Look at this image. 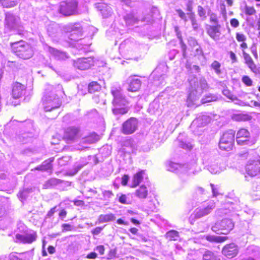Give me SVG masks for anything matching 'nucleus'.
I'll return each instance as SVG.
<instances>
[{
	"label": "nucleus",
	"mask_w": 260,
	"mask_h": 260,
	"mask_svg": "<svg viewBox=\"0 0 260 260\" xmlns=\"http://www.w3.org/2000/svg\"><path fill=\"white\" fill-rule=\"evenodd\" d=\"M61 86L58 85L54 88L51 85H46L42 98L44 108L46 111H50L58 108L61 105L59 95L62 92Z\"/></svg>",
	"instance_id": "1"
},
{
	"label": "nucleus",
	"mask_w": 260,
	"mask_h": 260,
	"mask_svg": "<svg viewBox=\"0 0 260 260\" xmlns=\"http://www.w3.org/2000/svg\"><path fill=\"white\" fill-rule=\"evenodd\" d=\"M189 83L193 90L188 96L187 106L191 107L193 105L198 106L201 104V102L200 103L198 102L200 96L203 91L208 87L207 81L205 78H201L199 80L196 79L189 80Z\"/></svg>",
	"instance_id": "2"
},
{
	"label": "nucleus",
	"mask_w": 260,
	"mask_h": 260,
	"mask_svg": "<svg viewBox=\"0 0 260 260\" xmlns=\"http://www.w3.org/2000/svg\"><path fill=\"white\" fill-rule=\"evenodd\" d=\"M111 93L113 96L112 112L114 115L124 114L128 111L126 107L127 102L123 96L121 91L118 89H112Z\"/></svg>",
	"instance_id": "3"
},
{
	"label": "nucleus",
	"mask_w": 260,
	"mask_h": 260,
	"mask_svg": "<svg viewBox=\"0 0 260 260\" xmlns=\"http://www.w3.org/2000/svg\"><path fill=\"white\" fill-rule=\"evenodd\" d=\"M12 51L18 57L28 59L34 55V50L31 45L23 41L11 43Z\"/></svg>",
	"instance_id": "4"
},
{
	"label": "nucleus",
	"mask_w": 260,
	"mask_h": 260,
	"mask_svg": "<svg viewBox=\"0 0 260 260\" xmlns=\"http://www.w3.org/2000/svg\"><path fill=\"white\" fill-rule=\"evenodd\" d=\"M235 134V131L231 129L224 133L219 143V148L226 151L232 150L234 142Z\"/></svg>",
	"instance_id": "5"
},
{
	"label": "nucleus",
	"mask_w": 260,
	"mask_h": 260,
	"mask_svg": "<svg viewBox=\"0 0 260 260\" xmlns=\"http://www.w3.org/2000/svg\"><path fill=\"white\" fill-rule=\"evenodd\" d=\"M234 227V224L231 219H224L215 223L212 227V230L218 234H226L231 231Z\"/></svg>",
	"instance_id": "6"
},
{
	"label": "nucleus",
	"mask_w": 260,
	"mask_h": 260,
	"mask_svg": "<svg viewBox=\"0 0 260 260\" xmlns=\"http://www.w3.org/2000/svg\"><path fill=\"white\" fill-rule=\"evenodd\" d=\"M77 3L73 0L60 3L59 11L65 16L75 15L77 13Z\"/></svg>",
	"instance_id": "7"
},
{
	"label": "nucleus",
	"mask_w": 260,
	"mask_h": 260,
	"mask_svg": "<svg viewBox=\"0 0 260 260\" xmlns=\"http://www.w3.org/2000/svg\"><path fill=\"white\" fill-rule=\"evenodd\" d=\"M210 121L209 116L205 115H199L191 123L190 127L196 135H200L202 131L200 128L206 125Z\"/></svg>",
	"instance_id": "8"
},
{
	"label": "nucleus",
	"mask_w": 260,
	"mask_h": 260,
	"mask_svg": "<svg viewBox=\"0 0 260 260\" xmlns=\"http://www.w3.org/2000/svg\"><path fill=\"white\" fill-rule=\"evenodd\" d=\"M246 173L250 176H255L260 174V157L249 159L245 167Z\"/></svg>",
	"instance_id": "9"
},
{
	"label": "nucleus",
	"mask_w": 260,
	"mask_h": 260,
	"mask_svg": "<svg viewBox=\"0 0 260 260\" xmlns=\"http://www.w3.org/2000/svg\"><path fill=\"white\" fill-rule=\"evenodd\" d=\"M196 166L197 165L195 162L184 165L172 163L170 165L169 170L172 172L176 171L177 172H180L188 174H194V169Z\"/></svg>",
	"instance_id": "10"
},
{
	"label": "nucleus",
	"mask_w": 260,
	"mask_h": 260,
	"mask_svg": "<svg viewBox=\"0 0 260 260\" xmlns=\"http://www.w3.org/2000/svg\"><path fill=\"white\" fill-rule=\"evenodd\" d=\"M138 124L137 119L135 118L131 117L123 123L121 132L125 135L132 134L137 129Z\"/></svg>",
	"instance_id": "11"
},
{
	"label": "nucleus",
	"mask_w": 260,
	"mask_h": 260,
	"mask_svg": "<svg viewBox=\"0 0 260 260\" xmlns=\"http://www.w3.org/2000/svg\"><path fill=\"white\" fill-rule=\"evenodd\" d=\"M215 207V203L213 201H210L206 206L198 208L195 210L193 213L194 218L195 219H199L208 215Z\"/></svg>",
	"instance_id": "12"
},
{
	"label": "nucleus",
	"mask_w": 260,
	"mask_h": 260,
	"mask_svg": "<svg viewBox=\"0 0 260 260\" xmlns=\"http://www.w3.org/2000/svg\"><path fill=\"white\" fill-rule=\"evenodd\" d=\"M94 61L92 57H83L78 58L74 61V66L75 68L81 70H85L89 69L93 65Z\"/></svg>",
	"instance_id": "13"
},
{
	"label": "nucleus",
	"mask_w": 260,
	"mask_h": 260,
	"mask_svg": "<svg viewBox=\"0 0 260 260\" xmlns=\"http://www.w3.org/2000/svg\"><path fill=\"white\" fill-rule=\"evenodd\" d=\"M68 30L70 34L69 38L71 40L78 41L81 39L83 36L82 28L80 24H77L71 26Z\"/></svg>",
	"instance_id": "14"
},
{
	"label": "nucleus",
	"mask_w": 260,
	"mask_h": 260,
	"mask_svg": "<svg viewBox=\"0 0 260 260\" xmlns=\"http://www.w3.org/2000/svg\"><path fill=\"white\" fill-rule=\"evenodd\" d=\"M79 129L78 127L72 126L67 128L64 132L63 138L68 143L75 141L79 137Z\"/></svg>",
	"instance_id": "15"
},
{
	"label": "nucleus",
	"mask_w": 260,
	"mask_h": 260,
	"mask_svg": "<svg viewBox=\"0 0 260 260\" xmlns=\"http://www.w3.org/2000/svg\"><path fill=\"white\" fill-rule=\"evenodd\" d=\"M238 251L239 249L238 246L233 243L225 245L222 250V254L229 258L236 256Z\"/></svg>",
	"instance_id": "16"
},
{
	"label": "nucleus",
	"mask_w": 260,
	"mask_h": 260,
	"mask_svg": "<svg viewBox=\"0 0 260 260\" xmlns=\"http://www.w3.org/2000/svg\"><path fill=\"white\" fill-rule=\"evenodd\" d=\"M18 18L10 13L6 14V27L10 30L16 29L18 27Z\"/></svg>",
	"instance_id": "17"
},
{
	"label": "nucleus",
	"mask_w": 260,
	"mask_h": 260,
	"mask_svg": "<svg viewBox=\"0 0 260 260\" xmlns=\"http://www.w3.org/2000/svg\"><path fill=\"white\" fill-rule=\"evenodd\" d=\"M220 24L207 25L206 30L208 35L213 40H218L220 35Z\"/></svg>",
	"instance_id": "18"
},
{
	"label": "nucleus",
	"mask_w": 260,
	"mask_h": 260,
	"mask_svg": "<svg viewBox=\"0 0 260 260\" xmlns=\"http://www.w3.org/2000/svg\"><path fill=\"white\" fill-rule=\"evenodd\" d=\"M37 237V234L34 232L30 233H26L25 235H21L19 234L16 235V240L20 242H22L23 243H31L36 240Z\"/></svg>",
	"instance_id": "19"
},
{
	"label": "nucleus",
	"mask_w": 260,
	"mask_h": 260,
	"mask_svg": "<svg viewBox=\"0 0 260 260\" xmlns=\"http://www.w3.org/2000/svg\"><path fill=\"white\" fill-rule=\"evenodd\" d=\"M250 134L249 132L245 129H240L237 134V142L239 145L247 144Z\"/></svg>",
	"instance_id": "20"
},
{
	"label": "nucleus",
	"mask_w": 260,
	"mask_h": 260,
	"mask_svg": "<svg viewBox=\"0 0 260 260\" xmlns=\"http://www.w3.org/2000/svg\"><path fill=\"white\" fill-rule=\"evenodd\" d=\"M25 89L24 85L19 82L14 83L12 87V94L14 99H18L23 94Z\"/></svg>",
	"instance_id": "21"
},
{
	"label": "nucleus",
	"mask_w": 260,
	"mask_h": 260,
	"mask_svg": "<svg viewBox=\"0 0 260 260\" xmlns=\"http://www.w3.org/2000/svg\"><path fill=\"white\" fill-rule=\"evenodd\" d=\"M48 51L57 60H65L69 57L68 55L65 52L60 51L54 48L49 47Z\"/></svg>",
	"instance_id": "22"
},
{
	"label": "nucleus",
	"mask_w": 260,
	"mask_h": 260,
	"mask_svg": "<svg viewBox=\"0 0 260 260\" xmlns=\"http://www.w3.org/2000/svg\"><path fill=\"white\" fill-rule=\"evenodd\" d=\"M128 87L127 90L129 91L135 92L138 91L141 86V82L140 79L130 77L128 79Z\"/></svg>",
	"instance_id": "23"
},
{
	"label": "nucleus",
	"mask_w": 260,
	"mask_h": 260,
	"mask_svg": "<svg viewBox=\"0 0 260 260\" xmlns=\"http://www.w3.org/2000/svg\"><path fill=\"white\" fill-rule=\"evenodd\" d=\"M54 160V158L51 157L45 160L42 165L36 167L34 170L41 171H48L51 170L52 166L51 162Z\"/></svg>",
	"instance_id": "24"
},
{
	"label": "nucleus",
	"mask_w": 260,
	"mask_h": 260,
	"mask_svg": "<svg viewBox=\"0 0 260 260\" xmlns=\"http://www.w3.org/2000/svg\"><path fill=\"white\" fill-rule=\"evenodd\" d=\"M61 182V181L55 178H51L45 182L43 188L45 189L52 188Z\"/></svg>",
	"instance_id": "25"
},
{
	"label": "nucleus",
	"mask_w": 260,
	"mask_h": 260,
	"mask_svg": "<svg viewBox=\"0 0 260 260\" xmlns=\"http://www.w3.org/2000/svg\"><path fill=\"white\" fill-rule=\"evenodd\" d=\"M100 11L103 16L105 18H107L111 16L112 14V9L111 7L105 4H102L99 6Z\"/></svg>",
	"instance_id": "26"
},
{
	"label": "nucleus",
	"mask_w": 260,
	"mask_h": 260,
	"mask_svg": "<svg viewBox=\"0 0 260 260\" xmlns=\"http://www.w3.org/2000/svg\"><path fill=\"white\" fill-rule=\"evenodd\" d=\"M243 55L245 63L252 71H254V70L256 69V66L251 56L249 54L246 53L244 51H243Z\"/></svg>",
	"instance_id": "27"
},
{
	"label": "nucleus",
	"mask_w": 260,
	"mask_h": 260,
	"mask_svg": "<svg viewBox=\"0 0 260 260\" xmlns=\"http://www.w3.org/2000/svg\"><path fill=\"white\" fill-rule=\"evenodd\" d=\"M116 217L115 215L112 213L108 214H102L100 215L98 218L99 223H103L114 221Z\"/></svg>",
	"instance_id": "28"
},
{
	"label": "nucleus",
	"mask_w": 260,
	"mask_h": 260,
	"mask_svg": "<svg viewBox=\"0 0 260 260\" xmlns=\"http://www.w3.org/2000/svg\"><path fill=\"white\" fill-rule=\"evenodd\" d=\"M144 171H141L134 175L133 179L132 187H136L140 184L144 177Z\"/></svg>",
	"instance_id": "29"
},
{
	"label": "nucleus",
	"mask_w": 260,
	"mask_h": 260,
	"mask_svg": "<svg viewBox=\"0 0 260 260\" xmlns=\"http://www.w3.org/2000/svg\"><path fill=\"white\" fill-rule=\"evenodd\" d=\"M148 191L147 188L144 185H142L136 190V196L140 199H145L147 197Z\"/></svg>",
	"instance_id": "30"
},
{
	"label": "nucleus",
	"mask_w": 260,
	"mask_h": 260,
	"mask_svg": "<svg viewBox=\"0 0 260 260\" xmlns=\"http://www.w3.org/2000/svg\"><path fill=\"white\" fill-rule=\"evenodd\" d=\"M19 0H0L2 6L6 8H10L16 6Z\"/></svg>",
	"instance_id": "31"
},
{
	"label": "nucleus",
	"mask_w": 260,
	"mask_h": 260,
	"mask_svg": "<svg viewBox=\"0 0 260 260\" xmlns=\"http://www.w3.org/2000/svg\"><path fill=\"white\" fill-rule=\"evenodd\" d=\"M207 7H209L207 6L206 8H204L200 5L198 6L197 7L198 14L202 20H205L207 18L206 14H207L208 11Z\"/></svg>",
	"instance_id": "32"
},
{
	"label": "nucleus",
	"mask_w": 260,
	"mask_h": 260,
	"mask_svg": "<svg viewBox=\"0 0 260 260\" xmlns=\"http://www.w3.org/2000/svg\"><path fill=\"white\" fill-rule=\"evenodd\" d=\"M202 260H220L219 258L214 255V253L209 250L205 251L203 255Z\"/></svg>",
	"instance_id": "33"
},
{
	"label": "nucleus",
	"mask_w": 260,
	"mask_h": 260,
	"mask_svg": "<svg viewBox=\"0 0 260 260\" xmlns=\"http://www.w3.org/2000/svg\"><path fill=\"white\" fill-rule=\"evenodd\" d=\"M59 30V29L56 25L49 26L47 28L48 35L52 38L57 37Z\"/></svg>",
	"instance_id": "34"
},
{
	"label": "nucleus",
	"mask_w": 260,
	"mask_h": 260,
	"mask_svg": "<svg viewBox=\"0 0 260 260\" xmlns=\"http://www.w3.org/2000/svg\"><path fill=\"white\" fill-rule=\"evenodd\" d=\"M207 15L209 16L210 22L214 24H219L217 15L211 11L209 7H207Z\"/></svg>",
	"instance_id": "35"
},
{
	"label": "nucleus",
	"mask_w": 260,
	"mask_h": 260,
	"mask_svg": "<svg viewBox=\"0 0 260 260\" xmlns=\"http://www.w3.org/2000/svg\"><path fill=\"white\" fill-rule=\"evenodd\" d=\"M101 89V86L96 82H92L88 85V91L92 93L98 91Z\"/></svg>",
	"instance_id": "36"
},
{
	"label": "nucleus",
	"mask_w": 260,
	"mask_h": 260,
	"mask_svg": "<svg viewBox=\"0 0 260 260\" xmlns=\"http://www.w3.org/2000/svg\"><path fill=\"white\" fill-rule=\"evenodd\" d=\"M211 68L213 69L214 72L218 76L221 73V64L217 61L214 60L211 64Z\"/></svg>",
	"instance_id": "37"
},
{
	"label": "nucleus",
	"mask_w": 260,
	"mask_h": 260,
	"mask_svg": "<svg viewBox=\"0 0 260 260\" xmlns=\"http://www.w3.org/2000/svg\"><path fill=\"white\" fill-rule=\"evenodd\" d=\"M217 96L215 95L209 94L205 96L201 101V104H205L208 102L216 101L217 100Z\"/></svg>",
	"instance_id": "38"
},
{
	"label": "nucleus",
	"mask_w": 260,
	"mask_h": 260,
	"mask_svg": "<svg viewBox=\"0 0 260 260\" xmlns=\"http://www.w3.org/2000/svg\"><path fill=\"white\" fill-rule=\"evenodd\" d=\"M99 139V136L94 133H93L88 137L84 139L83 142H86L88 143L91 144L95 143V142L98 141Z\"/></svg>",
	"instance_id": "39"
},
{
	"label": "nucleus",
	"mask_w": 260,
	"mask_h": 260,
	"mask_svg": "<svg viewBox=\"0 0 260 260\" xmlns=\"http://www.w3.org/2000/svg\"><path fill=\"white\" fill-rule=\"evenodd\" d=\"M208 170L212 174H214L219 173L222 171V169H221L220 167H219L217 164H212L210 165L208 167Z\"/></svg>",
	"instance_id": "40"
},
{
	"label": "nucleus",
	"mask_w": 260,
	"mask_h": 260,
	"mask_svg": "<svg viewBox=\"0 0 260 260\" xmlns=\"http://www.w3.org/2000/svg\"><path fill=\"white\" fill-rule=\"evenodd\" d=\"M178 140L179 141V146L183 149L190 150L192 148V146L190 143L183 142L180 140V136L178 138Z\"/></svg>",
	"instance_id": "41"
},
{
	"label": "nucleus",
	"mask_w": 260,
	"mask_h": 260,
	"mask_svg": "<svg viewBox=\"0 0 260 260\" xmlns=\"http://www.w3.org/2000/svg\"><path fill=\"white\" fill-rule=\"evenodd\" d=\"M178 232L172 230L167 233V237L169 238L170 240H176L177 238L178 237Z\"/></svg>",
	"instance_id": "42"
},
{
	"label": "nucleus",
	"mask_w": 260,
	"mask_h": 260,
	"mask_svg": "<svg viewBox=\"0 0 260 260\" xmlns=\"http://www.w3.org/2000/svg\"><path fill=\"white\" fill-rule=\"evenodd\" d=\"M83 165L77 164L74 167L73 170L69 171L67 174L70 176H74L83 167Z\"/></svg>",
	"instance_id": "43"
},
{
	"label": "nucleus",
	"mask_w": 260,
	"mask_h": 260,
	"mask_svg": "<svg viewBox=\"0 0 260 260\" xmlns=\"http://www.w3.org/2000/svg\"><path fill=\"white\" fill-rule=\"evenodd\" d=\"M186 68L191 72L198 73L200 71V67L196 65H191L189 62H187L186 64Z\"/></svg>",
	"instance_id": "44"
},
{
	"label": "nucleus",
	"mask_w": 260,
	"mask_h": 260,
	"mask_svg": "<svg viewBox=\"0 0 260 260\" xmlns=\"http://www.w3.org/2000/svg\"><path fill=\"white\" fill-rule=\"evenodd\" d=\"M223 94L226 96L230 100L232 101H234V100L236 99V96L233 95L232 92L228 89H224L222 90Z\"/></svg>",
	"instance_id": "45"
},
{
	"label": "nucleus",
	"mask_w": 260,
	"mask_h": 260,
	"mask_svg": "<svg viewBox=\"0 0 260 260\" xmlns=\"http://www.w3.org/2000/svg\"><path fill=\"white\" fill-rule=\"evenodd\" d=\"M125 20L127 23L129 24L135 23L137 22V19L135 18L132 14H127L125 16Z\"/></svg>",
	"instance_id": "46"
},
{
	"label": "nucleus",
	"mask_w": 260,
	"mask_h": 260,
	"mask_svg": "<svg viewBox=\"0 0 260 260\" xmlns=\"http://www.w3.org/2000/svg\"><path fill=\"white\" fill-rule=\"evenodd\" d=\"M244 12L247 15H252L255 13L256 11L253 7L246 6L244 8Z\"/></svg>",
	"instance_id": "47"
},
{
	"label": "nucleus",
	"mask_w": 260,
	"mask_h": 260,
	"mask_svg": "<svg viewBox=\"0 0 260 260\" xmlns=\"http://www.w3.org/2000/svg\"><path fill=\"white\" fill-rule=\"evenodd\" d=\"M69 160H70V157L69 156H63V157L58 159V165L60 166H65L68 164Z\"/></svg>",
	"instance_id": "48"
},
{
	"label": "nucleus",
	"mask_w": 260,
	"mask_h": 260,
	"mask_svg": "<svg viewBox=\"0 0 260 260\" xmlns=\"http://www.w3.org/2000/svg\"><path fill=\"white\" fill-rule=\"evenodd\" d=\"M190 19L191 22L192 26L194 30H197L198 28L199 25L197 22L196 19L195 18L193 14H190Z\"/></svg>",
	"instance_id": "49"
},
{
	"label": "nucleus",
	"mask_w": 260,
	"mask_h": 260,
	"mask_svg": "<svg viewBox=\"0 0 260 260\" xmlns=\"http://www.w3.org/2000/svg\"><path fill=\"white\" fill-rule=\"evenodd\" d=\"M242 82L247 86H251L252 84L251 79L247 76H244L242 79Z\"/></svg>",
	"instance_id": "50"
},
{
	"label": "nucleus",
	"mask_w": 260,
	"mask_h": 260,
	"mask_svg": "<svg viewBox=\"0 0 260 260\" xmlns=\"http://www.w3.org/2000/svg\"><path fill=\"white\" fill-rule=\"evenodd\" d=\"M249 119V116L246 114H239L236 116V119L240 121H245Z\"/></svg>",
	"instance_id": "51"
},
{
	"label": "nucleus",
	"mask_w": 260,
	"mask_h": 260,
	"mask_svg": "<svg viewBox=\"0 0 260 260\" xmlns=\"http://www.w3.org/2000/svg\"><path fill=\"white\" fill-rule=\"evenodd\" d=\"M119 202L122 204H128L129 201L127 200V198L125 194H121L119 197Z\"/></svg>",
	"instance_id": "52"
},
{
	"label": "nucleus",
	"mask_w": 260,
	"mask_h": 260,
	"mask_svg": "<svg viewBox=\"0 0 260 260\" xmlns=\"http://www.w3.org/2000/svg\"><path fill=\"white\" fill-rule=\"evenodd\" d=\"M176 12L177 13L179 16L181 18V19L183 20L185 22H186L187 21L186 14L183 11H182L180 9H178L176 10Z\"/></svg>",
	"instance_id": "53"
},
{
	"label": "nucleus",
	"mask_w": 260,
	"mask_h": 260,
	"mask_svg": "<svg viewBox=\"0 0 260 260\" xmlns=\"http://www.w3.org/2000/svg\"><path fill=\"white\" fill-rule=\"evenodd\" d=\"M236 39L239 42H244L246 40V37L244 34L237 32L236 34Z\"/></svg>",
	"instance_id": "54"
},
{
	"label": "nucleus",
	"mask_w": 260,
	"mask_h": 260,
	"mask_svg": "<svg viewBox=\"0 0 260 260\" xmlns=\"http://www.w3.org/2000/svg\"><path fill=\"white\" fill-rule=\"evenodd\" d=\"M234 102H235V103L236 104H237V105H239L240 106H251L248 103H246V102H243L242 101H241L239 99H238V98L236 97V99L234 100V101H233Z\"/></svg>",
	"instance_id": "55"
},
{
	"label": "nucleus",
	"mask_w": 260,
	"mask_h": 260,
	"mask_svg": "<svg viewBox=\"0 0 260 260\" xmlns=\"http://www.w3.org/2000/svg\"><path fill=\"white\" fill-rule=\"evenodd\" d=\"M230 23L232 27L236 28L239 25V21L235 18H233L230 20Z\"/></svg>",
	"instance_id": "56"
},
{
	"label": "nucleus",
	"mask_w": 260,
	"mask_h": 260,
	"mask_svg": "<svg viewBox=\"0 0 260 260\" xmlns=\"http://www.w3.org/2000/svg\"><path fill=\"white\" fill-rule=\"evenodd\" d=\"M103 196L106 198L110 199L113 196V193L110 190H104L103 192Z\"/></svg>",
	"instance_id": "57"
},
{
	"label": "nucleus",
	"mask_w": 260,
	"mask_h": 260,
	"mask_svg": "<svg viewBox=\"0 0 260 260\" xmlns=\"http://www.w3.org/2000/svg\"><path fill=\"white\" fill-rule=\"evenodd\" d=\"M28 192V189L23 190V191H20L19 193V197L22 199H25L27 197V194Z\"/></svg>",
	"instance_id": "58"
},
{
	"label": "nucleus",
	"mask_w": 260,
	"mask_h": 260,
	"mask_svg": "<svg viewBox=\"0 0 260 260\" xmlns=\"http://www.w3.org/2000/svg\"><path fill=\"white\" fill-rule=\"evenodd\" d=\"M103 229V227H96V228L92 230L91 233L94 235H98L101 232Z\"/></svg>",
	"instance_id": "59"
},
{
	"label": "nucleus",
	"mask_w": 260,
	"mask_h": 260,
	"mask_svg": "<svg viewBox=\"0 0 260 260\" xmlns=\"http://www.w3.org/2000/svg\"><path fill=\"white\" fill-rule=\"evenodd\" d=\"M192 4L193 2L192 1H188L186 4V9L189 12H191L192 11Z\"/></svg>",
	"instance_id": "60"
},
{
	"label": "nucleus",
	"mask_w": 260,
	"mask_h": 260,
	"mask_svg": "<svg viewBox=\"0 0 260 260\" xmlns=\"http://www.w3.org/2000/svg\"><path fill=\"white\" fill-rule=\"evenodd\" d=\"M62 227L63 228L62 232L70 231L72 230V226L69 224L64 223L62 224Z\"/></svg>",
	"instance_id": "61"
},
{
	"label": "nucleus",
	"mask_w": 260,
	"mask_h": 260,
	"mask_svg": "<svg viewBox=\"0 0 260 260\" xmlns=\"http://www.w3.org/2000/svg\"><path fill=\"white\" fill-rule=\"evenodd\" d=\"M96 250L102 255L104 254L105 251L104 246L103 245H99L96 247Z\"/></svg>",
	"instance_id": "62"
},
{
	"label": "nucleus",
	"mask_w": 260,
	"mask_h": 260,
	"mask_svg": "<svg viewBox=\"0 0 260 260\" xmlns=\"http://www.w3.org/2000/svg\"><path fill=\"white\" fill-rule=\"evenodd\" d=\"M129 179V177L128 175H124L122 177V181H121V183L123 185H126L127 182H128V180Z\"/></svg>",
	"instance_id": "63"
},
{
	"label": "nucleus",
	"mask_w": 260,
	"mask_h": 260,
	"mask_svg": "<svg viewBox=\"0 0 260 260\" xmlns=\"http://www.w3.org/2000/svg\"><path fill=\"white\" fill-rule=\"evenodd\" d=\"M98 255L97 254L94 252H92L88 254L86 256V257L87 258L90 259H95L97 257Z\"/></svg>",
	"instance_id": "64"
}]
</instances>
